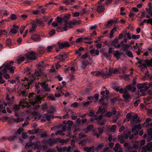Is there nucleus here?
Wrapping results in <instances>:
<instances>
[{
	"label": "nucleus",
	"mask_w": 152,
	"mask_h": 152,
	"mask_svg": "<svg viewBox=\"0 0 152 152\" xmlns=\"http://www.w3.org/2000/svg\"><path fill=\"white\" fill-rule=\"evenodd\" d=\"M34 94V93H30L28 96L29 98H30V103L33 106H34L36 104L38 103V102L41 101L42 99L40 95L37 96L36 95H35V96L34 98H31V97H34L33 95Z\"/></svg>",
	"instance_id": "obj_1"
},
{
	"label": "nucleus",
	"mask_w": 152,
	"mask_h": 152,
	"mask_svg": "<svg viewBox=\"0 0 152 152\" xmlns=\"http://www.w3.org/2000/svg\"><path fill=\"white\" fill-rule=\"evenodd\" d=\"M75 22L72 21L71 22H68L66 24L64 25V27L62 28L61 27H57L56 31L58 32L63 31H66L67 30V28H71L73 26V25H75Z\"/></svg>",
	"instance_id": "obj_2"
},
{
	"label": "nucleus",
	"mask_w": 152,
	"mask_h": 152,
	"mask_svg": "<svg viewBox=\"0 0 152 152\" xmlns=\"http://www.w3.org/2000/svg\"><path fill=\"white\" fill-rule=\"evenodd\" d=\"M55 58L59 60V62H64L66 60H68V55L65 52H64L55 56Z\"/></svg>",
	"instance_id": "obj_3"
},
{
	"label": "nucleus",
	"mask_w": 152,
	"mask_h": 152,
	"mask_svg": "<svg viewBox=\"0 0 152 152\" xmlns=\"http://www.w3.org/2000/svg\"><path fill=\"white\" fill-rule=\"evenodd\" d=\"M136 59L139 60L138 61V63L140 64L141 65L138 66V67H140L141 66H142L145 68H146L147 66L148 67L150 66V64H151V60H141L139 58L137 57L136 58Z\"/></svg>",
	"instance_id": "obj_4"
},
{
	"label": "nucleus",
	"mask_w": 152,
	"mask_h": 152,
	"mask_svg": "<svg viewBox=\"0 0 152 152\" xmlns=\"http://www.w3.org/2000/svg\"><path fill=\"white\" fill-rule=\"evenodd\" d=\"M148 83L147 82H145L142 83H138L137 84V88L140 90L141 92L145 91L149 88L147 86Z\"/></svg>",
	"instance_id": "obj_5"
},
{
	"label": "nucleus",
	"mask_w": 152,
	"mask_h": 152,
	"mask_svg": "<svg viewBox=\"0 0 152 152\" xmlns=\"http://www.w3.org/2000/svg\"><path fill=\"white\" fill-rule=\"evenodd\" d=\"M26 57L29 60H35L37 58V54L34 51L31 52L27 54Z\"/></svg>",
	"instance_id": "obj_6"
},
{
	"label": "nucleus",
	"mask_w": 152,
	"mask_h": 152,
	"mask_svg": "<svg viewBox=\"0 0 152 152\" xmlns=\"http://www.w3.org/2000/svg\"><path fill=\"white\" fill-rule=\"evenodd\" d=\"M152 150V142H148L146 145L143 147L141 150L142 152H147L148 151Z\"/></svg>",
	"instance_id": "obj_7"
},
{
	"label": "nucleus",
	"mask_w": 152,
	"mask_h": 152,
	"mask_svg": "<svg viewBox=\"0 0 152 152\" xmlns=\"http://www.w3.org/2000/svg\"><path fill=\"white\" fill-rule=\"evenodd\" d=\"M24 131L23 129L22 128H20L18 130L17 132H16L15 133L14 136L16 137V140L17 139H19L20 141L22 140V139L20 137V134H21L22 132H23Z\"/></svg>",
	"instance_id": "obj_8"
},
{
	"label": "nucleus",
	"mask_w": 152,
	"mask_h": 152,
	"mask_svg": "<svg viewBox=\"0 0 152 152\" xmlns=\"http://www.w3.org/2000/svg\"><path fill=\"white\" fill-rule=\"evenodd\" d=\"M57 43L59 48L60 49H63L64 48H69L70 46V44L67 42H64V43L58 42Z\"/></svg>",
	"instance_id": "obj_9"
},
{
	"label": "nucleus",
	"mask_w": 152,
	"mask_h": 152,
	"mask_svg": "<svg viewBox=\"0 0 152 152\" xmlns=\"http://www.w3.org/2000/svg\"><path fill=\"white\" fill-rule=\"evenodd\" d=\"M46 83V82H42L40 84L45 91L50 92V88Z\"/></svg>",
	"instance_id": "obj_10"
},
{
	"label": "nucleus",
	"mask_w": 152,
	"mask_h": 152,
	"mask_svg": "<svg viewBox=\"0 0 152 152\" xmlns=\"http://www.w3.org/2000/svg\"><path fill=\"white\" fill-rule=\"evenodd\" d=\"M17 96H21L23 97H26L27 96V94L26 91L23 90L22 88H20L18 90Z\"/></svg>",
	"instance_id": "obj_11"
},
{
	"label": "nucleus",
	"mask_w": 152,
	"mask_h": 152,
	"mask_svg": "<svg viewBox=\"0 0 152 152\" xmlns=\"http://www.w3.org/2000/svg\"><path fill=\"white\" fill-rule=\"evenodd\" d=\"M124 138L125 139H127L129 137V139L131 140L133 137V135L132 134V132L130 131H129L126 134H123Z\"/></svg>",
	"instance_id": "obj_12"
},
{
	"label": "nucleus",
	"mask_w": 152,
	"mask_h": 152,
	"mask_svg": "<svg viewBox=\"0 0 152 152\" xmlns=\"http://www.w3.org/2000/svg\"><path fill=\"white\" fill-rule=\"evenodd\" d=\"M31 38L34 42H37L41 39V37L38 34H33L31 36Z\"/></svg>",
	"instance_id": "obj_13"
},
{
	"label": "nucleus",
	"mask_w": 152,
	"mask_h": 152,
	"mask_svg": "<svg viewBox=\"0 0 152 152\" xmlns=\"http://www.w3.org/2000/svg\"><path fill=\"white\" fill-rule=\"evenodd\" d=\"M60 139V138L55 139L53 138H50L49 139V144L51 146L54 143H57L59 140Z\"/></svg>",
	"instance_id": "obj_14"
},
{
	"label": "nucleus",
	"mask_w": 152,
	"mask_h": 152,
	"mask_svg": "<svg viewBox=\"0 0 152 152\" xmlns=\"http://www.w3.org/2000/svg\"><path fill=\"white\" fill-rule=\"evenodd\" d=\"M7 69V66L5 64H4L0 67V71L3 73L4 75L8 72Z\"/></svg>",
	"instance_id": "obj_15"
},
{
	"label": "nucleus",
	"mask_w": 152,
	"mask_h": 152,
	"mask_svg": "<svg viewBox=\"0 0 152 152\" xmlns=\"http://www.w3.org/2000/svg\"><path fill=\"white\" fill-rule=\"evenodd\" d=\"M118 42L119 41L117 39H115L112 41L111 43L112 45H113L115 48H119L121 47V45L120 44H117Z\"/></svg>",
	"instance_id": "obj_16"
},
{
	"label": "nucleus",
	"mask_w": 152,
	"mask_h": 152,
	"mask_svg": "<svg viewBox=\"0 0 152 152\" xmlns=\"http://www.w3.org/2000/svg\"><path fill=\"white\" fill-rule=\"evenodd\" d=\"M56 21L57 23H59L61 24H62V22L64 21L65 23V24H66L68 22H71V21H67L65 19H63V18H61L60 17L58 16L56 18Z\"/></svg>",
	"instance_id": "obj_17"
},
{
	"label": "nucleus",
	"mask_w": 152,
	"mask_h": 152,
	"mask_svg": "<svg viewBox=\"0 0 152 152\" xmlns=\"http://www.w3.org/2000/svg\"><path fill=\"white\" fill-rule=\"evenodd\" d=\"M126 88H127L128 91H130L131 92H134L136 90V88L131 85H127L126 86Z\"/></svg>",
	"instance_id": "obj_18"
},
{
	"label": "nucleus",
	"mask_w": 152,
	"mask_h": 152,
	"mask_svg": "<svg viewBox=\"0 0 152 152\" xmlns=\"http://www.w3.org/2000/svg\"><path fill=\"white\" fill-rule=\"evenodd\" d=\"M88 64L89 62L88 61L83 60L82 62L81 68L83 69H85Z\"/></svg>",
	"instance_id": "obj_19"
},
{
	"label": "nucleus",
	"mask_w": 152,
	"mask_h": 152,
	"mask_svg": "<svg viewBox=\"0 0 152 152\" xmlns=\"http://www.w3.org/2000/svg\"><path fill=\"white\" fill-rule=\"evenodd\" d=\"M43 117L44 118H45L46 119V120L48 121H49L50 120L51 118H54L52 115L47 114H44L43 116Z\"/></svg>",
	"instance_id": "obj_20"
},
{
	"label": "nucleus",
	"mask_w": 152,
	"mask_h": 152,
	"mask_svg": "<svg viewBox=\"0 0 152 152\" xmlns=\"http://www.w3.org/2000/svg\"><path fill=\"white\" fill-rule=\"evenodd\" d=\"M8 72L11 74H13L14 72V70L15 67L13 66L7 67Z\"/></svg>",
	"instance_id": "obj_21"
},
{
	"label": "nucleus",
	"mask_w": 152,
	"mask_h": 152,
	"mask_svg": "<svg viewBox=\"0 0 152 152\" xmlns=\"http://www.w3.org/2000/svg\"><path fill=\"white\" fill-rule=\"evenodd\" d=\"M104 10V6H98L97 9V11L98 13L102 12Z\"/></svg>",
	"instance_id": "obj_22"
},
{
	"label": "nucleus",
	"mask_w": 152,
	"mask_h": 152,
	"mask_svg": "<svg viewBox=\"0 0 152 152\" xmlns=\"http://www.w3.org/2000/svg\"><path fill=\"white\" fill-rule=\"evenodd\" d=\"M100 75L102 76L105 79L109 77L110 76L112 75L109 73H104L102 72H101Z\"/></svg>",
	"instance_id": "obj_23"
},
{
	"label": "nucleus",
	"mask_w": 152,
	"mask_h": 152,
	"mask_svg": "<svg viewBox=\"0 0 152 152\" xmlns=\"http://www.w3.org/2000/svg\"><path fill=\"white\" fill-rule=\"evenodd\" d=\"M116 30V28L114 27L110 31V35L109 36V37L110 38H112L113 37V34L115 31Z\"/></svg>",
	"instance_id": "obj_24"
},
{
	"label": "nucleus",
	"mask_w": 152,
	"mask_h": 152,
	"mask_svg": "<svg viewBox=\"0 0 152 152\" xmlns=\"http://www.w3.org/2000/svg\"><path fill=\"white\" fill-rule=\"evenodd\" d=\"M120 53L118 50H116L114 53V56L117 59H119L120 58Z\"/></svg>",
	"instance_id": "obj_25"
},
{
	"label": "nucleus",
	"mask_w": 152,
	"mask_h": 152,
	"mask_svg": "<svg viewBox=\"0 0 152 152\" xmlns=\"http://www.w3.org/2000/svg\"><path fill=\"white\" fill-rule=\"evenodd\" d=\"M94 146H92L90 147H85L84 148V150L87 152H89L91 151L92 150L94 149Z\"/></svg>",
	"instance_id": "obj_26"
},
{
	"label": "nucleus",
	"mask_w": 152,
	"mask_h": 152,
	"mask_svg": "<svg viewBox=\"0 0 152 152\" xmlns=\"http://www.w3.org/2000/svg\"><path fill=\"white\" fill-rule=\"evenodd\" d=\"M46 65H43L42 64H39V65L38 66L37 69L38 71L39 72L42 73V68H43Z\"/></svg>",
	"instance_id": "obj_27"
},
{
	"label": "nucleus",
	"mask_w": 152,
	"mask_h": 152,
	"mask_svg": "<svg viewBox=\"0 0 152 152\" xmlns=\"http://www.w3.org/2000/svg\"><path fill=\"white\" fill-rule=\"evenodd\" d=\"M124 47H123L121 48V49H123V50L124 51H128V49L130 47V45H129L127 44H125L124 45Z\"/></svg>",
	"instance_id": "obj_28"
},
{
	"label": "nucleus",
	"mask_w": 152,
	"mask_h": 152,
	"mask_svg": "<svg viewBox=\"0 0 152 152\" xmlns=\"http://www.w3.org/2000/svg\"><path fill=\"white\" fill-rule=\"evenodd\" d=\"M62 129L64 131L67 129L68 131H69L71 130V127L68 126L67 125H64L62 127Z\"/></svg>",
	"instance_id": "obj_29"
},
{
	"label": "nucleus",
	"mask_w": 152,
	"mask_h": 152,
	"mask_svg": "<svg viewBox=\"0 0 152 152\" xmlns=\"http://www.w3.org/2000/svg\"><path fill=\"white\" fill-rule=\"evenodd\" d=\"M142 22L143 23L146 22L148 24H151L152 26V18L149 19L147 20L146 19H144Z\"/></svg>",
	"instance_id": "obj_30"
},
{
	"label": "nucleus",
	"mask_w": 152,
	"mask_h": 152,
	"mask_svg": "<svg viewBox=\"0 0 152 152\" xmlns=\"http://www.w3.org/2000/svg\"><path fill=\"white\" fill-rule=\"evenodd\" d=\"M91 74L96 76H99L100 75L101 72L99 71H94L91 72Z\"/></svg>",
	"instance_id": "obj_31"
},
{
	"label": "nucleus",
	"mask_w": 152,
	"mask_h": 152,
	"mask_svg": "<svg viewBox=\"0 0 152 152\" xmlns=\"http://www.w3.org/2000/svg\"><path fill=\"white\" fill-rule=\"evenodd\" d=\"M31 114L35 116H38L39 118H40L41 117V115H40V113H39L38 112L36 111H33L31 113Z\"/></svg>",
	"instance_id": "obj_32"
},
{
	"label": "nucleus",
	"mask_w": 152,
	"mask_h": 152,
	"mask_svg": "<svg viewBox=\"0 0 152 152\" xmlns=\"http://www.w3.org/2000/svg\"><path fill=\"white\" fill-rule=\"evenodd\" d=\"M122 97L126 99L131 98L130 95L128 94H124L122 95Z\"/></svg>",
	"instance_id": "obj_33"
},
{
	"label": "nucleus",
	"mask_w": 152,
	"mask_h": 152,
	"mask_svg": "<svg viewBox=\"0 0 152 152\" xmlns=\"http://www.w3.org/2000/svg\"><path fill=\"white\" fill-rule=\"evenodd\" d=\"M48 104L46 102L44 103L42 105V110L43 111H45L48 109Z\"/></svg>",
	"instance_id": "obj_34"
},
{
	"label": "nucleus",
	"mask_w": 152,
	"mask_h": 152,
	"mask_svg": "<svg viewBox=\"0 0 152 152\" xmlns=\"http://www.w3.org/2000/svg\"><path fill=\"white\" fill-rule=\"evenodd\" d=\"M151 3H150L148 4V5L149 6V8L148 9V8H145V10L146 12L149 14H150L151 13Z\"/></svg>",
	"instance_id": "obj_35"
},
{
	"label": "nucleus",
	"mask_w": 152,
	"mask_h": 152,
	"mask_svg": "<svg viewBox=\"0 0 152 152\" xmlns=\"http://www.w3.org/2000/svg\"><path fill=\"white\" fill-rule=\"evenodd\" d=\"M12 108L13 109L15 110V111H16L17 110H19L20 107L19 105L15 104L13 105Z\"/></svg>",
	"instance_id": "obj_36"
},
{
	"label": "nucleus",
	"mask_w": 152,
	"mask_h": 152,
	"mask_svg": "<svg viewBox=\"0 0 152 152\" xmlns=\"http://www.w3.org/2000/svg\"><path fill=\"white\" fill-rule=\"evenodd\" d=\"M56 47V45H53L52 46H48L47 48V52L49 53L52 50L53 48Z\"/></svg>",
	"instance_id": "obj_37"
},
{
	"label": "nucleus",
	"mask_w": 152,
	"mask_h": 152,
	"mask_svg": "<svg viewBox=\"0 0 152 152\" xmlns=\"http://www.w3.org/2000/svg\"><path fill=\"white\" fill-rule=\"evenodd\" d=\"M25 58L24 57H20L17 60V61L18 63H20L23 62L25 60Z\"/></svg>",
	"instance_id": "obj_38"
},
{
	"label": "nucleus",
	"mask_w": 152,
	"mask_h": 152,
	"mask_svg": "<svg viewBox=\"0 0 152 152\" xmlns=\"http://www.w3.org/2000/svg\"><path fill=\"white\" fill-rule=\"evenodd\" d=\"M120 145L118 143H116L115 144V147L113 148V149L115 151L118 150V148L120 147Z\"/></svg>",
	"instance_id": "obj_39"
},
{
	"label": "nucleus",
	"mask_w": 152,
	"mask_h": 152,
	"mask_svg": "<svg viewBox=\"0 0 152 152\" xmlns=\"http://www.w3.org/2000/svg\"><path fill=\"white\" fill-rule=\"evenodd\" d=\"M126 53L127 55V56L129 57L133 58V57L132 53L130 50H128L126 51Z\"/></svg>",
	"instance_id": "obj_40"
},
{
	"label": "nucleus",
	"mask_w": 152,
	"mask_h": 152,
	"mask_svg": "<svg viewBox=\"0 0 152 152\" xmlns=\"http://www.w3.org/2000/svg\"><path fill=\"white\" fill-rule=\"evenodd\" d=\"M32 146H33L32 142L30 141L29 142H27L26 143L25 146V148L27 149L28 148Z\"/></svg>",
	"instance_id": "obj_41"
},
{
	"label": "nucleus",
	"mask_w": 152,
	"mask_h": 152,
	"mask_svg": "<svg viewBox=\"0 0 152 152\" xmlns=\"http://www.w3.org/2000/svg\"><path fill=\"white\" fill-rule=\"evenodd\" d=\"M8 139L9 141H11L16 140V137L14 135L10 136L8 137Z\"/></svg>",
	"instance_id": "obj_42"
},
{
	"label": "nucleus",
	"mask_w": 152,
	"mask_h": 152,
	"mask_svg": "<svg viewBox=\"0 0 152 152\" xmlns=\"http://www.w3.org/2000/svg\"><path fill=\"white\" fill-rule=\"evenodd\" d=\"M93 126L92 125H88L86 128V131L87 132H89L93 129Z\"/></svg>",
	"instance_id": "obj_43"
},
{
	"label": "nucleus",
	"mask_w": 152,
	"mask_h": 152,
	"mask_svg": "<svg viewBox=\"0 0 152 152\" xmlns=\"http://www.w3.org/2000/svg\"><path fill=\"white\" fill-rule=\"evenodd\" d=\"M141 126L140 124H138L137 125L136 127H133V128L132 129V131L133 133L134 132L136 129H141Z\"/></svg>",
	"instance_id": "obj_44"
},
{
	"label": "nucleus",
	"mask_w": 152,
	"mask_h": 152,
	"mask_svg": "<svg viewBox=\"0 0 152 152\" xmlns=\"http://www.w3.org/2000/svg\"><path fill=\"white\" fill-rule=\"evenodd\" d=\"M12 40L10 38H7L6 40V44L8 46H10L11 44Z\"/></svg>",
	"instance_id": "obj_45"
},
{
	"label": "nucleus",
	"mask_w": 152,
	"mask_h": 152,
	"mask_svg": "<svg viewBox=\"0 0 152 152\" xmlns=\"http://www.w3.org/2000/svg\"><path fill=\"white\" fill-rule=\"evenodd\" d=\"M104 108H102V106H99L98 110L96 113H97L98 112H100L101 114H102V113L104 112Z\"/></svg>",
	"instance_id": "obj_46"
},
{
	"label": "nucleus",
	"mask_w": 152,
	"mask_h": 152,
	"mask_svg": "<svg viewBox=\"0 0 152 152\" xmlns=\"http://www.w3.org/2000/svg\"><path fill=\"white\" fill-rule=\"evenodd\" d=\"M86 141L85 140H83L78 143V144L81 145L82 146H84L86 145Z\"/></svg>",
	"instance_id": "obj_47"
},
{
	"label": "nucleus",
	"mask_w": 152,
	"mask_h": 152,
	"mask_svg": "<svg viewBox=\"0 0 152 152\" xmlns=\"http://www.w3.org/2000/svg\"><path fill=\"white\" fill-rule=\"evenodd\" d=\"M132 38L133 39H138L140 38V36L139 35H135L132 34Z\"/></svg>",
	"instance_id": "obj_48"
},
{
	"label": "nucleus",
	"mask_w": 152,
	"mask_h": 152,
	"mask_svg": "<svg viewBox=\"0 0 152 152\" xmlns=\"http://www.w3.org/2000/svg\"><path fill=\"white\" fill-rule=\"evenodd\" d=\"M61 92L66 97L67 96L69 95V94H70L68 92H67L66 91L64 90L61 91Z\"/></svg>",
	"instance_id": "obj_49"
},
{
	"label": "nucleus",
	"mask_w": 152,
	"mask_h": 152,
	"mask_svg": "<svg viewBox=\"0 0 152 152\" xmlns=\"http://www.w3.org/2000/svg\"><path fill=\"white\" fill-rule=\"evenodd\" d=\"M103 147V144H100L99 145L95 148L96 151H98V149H101Z\"/></svg>",
	"instance_id": "obj_50"
},
{
	"label": "nucleus",
	"mask_w": 152,
	"mask_h": 152,
	"mask_svg": "<svg viewBox=\"0 0 152 152\" xmlns=\"http://www.w3.org/2000/svg\"><path fill=\"white\" fill-rule=\"evenodd\" d=\"M10 18L12 20H14L17 18V16L15 15L12 14L11 15Z\"/></svg>",
	"instance_id": "obj_51"
},
{
	"label": "nucleus",
	"mask_w": 152,
	"mask_h": 152,
	"mask_svg": "<svg viewBox=\"0 0 152 152\" xmlns=\"http://www.w3.org/2000/svg\"><path fill=\"white\" fill-rule=\"evenodd\" d=\"M7 33V32H6L5 30H0V36H1L3 34H4L5 35H6Z\"/></svg>",
	"instance_id": "obj_52"
},
{
	"label": "nucleus",
	"mask_w": 152,
	"mask_h": 152,
	"mask_svg": "<svg viewBox=\"0 0 152 152\" xmlns=\"http://www.w3.org/2000/svg\"><path fill=\"white\" fill-rule=\"evenodd\" d=\"M34 22L36 23L37 24V23H39L40 25H42L43 23L42 21L39 19H36Z\"/></svg>",
	"instance_id": "obj_53"
},
{
	"label": "nucleus",
	"mask_w": 152,
	"mask_h": 152,
	"mask_svg": "<svg viewBox=\"0 0 152 152\" xmlns=\"http://www.w3.org/2000/svg\"><path fill=\"white\" fill-rule=\"evenodd\" d=\"M14 63L13 61H11L9 63H7L5 64L7 67H11L13 64Z\"/></svg>",
	"instance_id": "obj_54"
},
{
	"label": "nucleus",
	"mask_w": 152,
	"mask_h": 152,
	"mask_svg": "<svg viewBox=\"0 0 152 152\" xmlns=\"http://www.w3.org/2000/svg\"><path fill=\"white\" fill-rule=\"evenodd\" d=\"M56 33L55 30L54 29H51L50 31L49 32V35L50 36H52L55 34Z\"/></svg>",
	"instance_id": "obj_55"
},
{
	"label": "nucleus",
	"mask_w": 152,
	"mask_h": 152,
	"mask_svg": "<svg viewBox=\"0 0 152 152\" xmlns=\"http://www.w3.org/2000/svg\"><path fill=\"white\" fill-rule=\"evenodd\" d=\"M47 99L48 100H51L53 101H54L55 100V98L54 97L53 95L48 96H47Z\"/></svg>",
	"instance_id": "obj_56"
},
{
	"label": "nucleus",
	"mask_w": 152,
	"mask_h": 152,
	"mask_svg": "<svg viewBox=\"0 0 152 152\" xmlns=\"http://www.w3.org/2000/svg\"><path fill=\"white\" fill-rule=\"evenodd\" d=\"M108 53L106 52H104L102 54V56L104 57H105L107 58H108L110 57V55L108 54Z\"/></svg>",
	"instance_id": "obj_57"
},
{
	"label": "nucleus",
	"mask_w": 152,
	"mask_h": 152,
	"mask_svg": "<svg viewBox=\"0 0 152 152\" xmlns=\"http://www.w3.org/2000/svg\"><path fill=\"white\" fill-rule=\"evenodd\" d=\"M28 17V15H27L23 14L21 15V18L22 20H26Z\"/></svg>",
	"instance_id": "obj_58"
},
{
	"label": "nucleus",
	"mask_w": 152,
	"mask_h": 152,
	"mask_svg": "<svg viewBox=\"0 0 152 152\" xmlns=\"http://www.w3.org/2000/svg\"><path fill=\"white\" fill-rule=\"evenodd\" d=\"M37 26V24L34 22L32 24V28L34 30H35Z\"/></svg>",
	"instance_id": "obj_59"
},
{
	"label": "nucleus",
	"mask_w": 152,
	"mask_h": 152,
	"mask_svg": "<svg viewBox=\"0 0 152 152\" xmlns=\"http://www.w3.org/2000/svg\"><path fill=\"white\" fill-rule=\"evenodd\" d=\"M22 137L23 139H26L27 137V133L26 132H25L22 133Z\"/></svg>",
	"instance_id": "obj_60"
},
{
	"label": "nucleus",
	"mask_w": 152,
	"mask_h": 152,
	"mask_svg": "<svg viewBox=\"0 0 152 152\" xmlns=\"http://www.w3.org/2000/svg\"><path fill=\"white\" fill-rule=\"evenodd\" d=\"M88 57V55L87 53H86L84 55L81 56V58L83 60H85V59Z\"/></svg>",
	"instance_id": "obj_61"
},
{
	"label": "nucleus",
	"mask_w": 152,
	"mask_h": 152,
	"mask_svg": "<svg viewBox=\"0 0 152 152\" xmlns=\"http://www.w3.org/2000/svg\"><path fill=\"white\" fill-rule=\"evenodd\" d=\"M83 40V38L82 37H80L77 39L75 41L77 43H80L82 42Z\"/></svg>",
	"instance_id": "obj_62"
},
{
	"label": "nucleus",
	"mask_w": 152,
	"mask_h": 152,
	"mask_svg": "<svg viewBox=\"0 0 152 152\" xmlns=\"http://www.w3.org/2000/svg\"><path fill=\"white\" fill-rule=\"evenodd\" d=\"M141 101L140 100H137L134 103V106L135 107H137L139 103H140Z\"/></svg>",
	"instance_id": "obj_63"
},
{
	"label": "nucleus",
	"mask_w": 152,
	"mask_h": 152,
	"mask_svg": "<svg viewBox=\"0 0 152 152\" xmlns=\"http://www.w3.org/2000/svg\"><path fill=\"white\" fill-rule=\"evenodd\" d=\"M148 136H152V128L148 130Z\"/></svg>",
	"instance_id": "obj_64"
}]
</instances>
